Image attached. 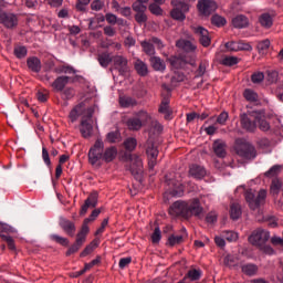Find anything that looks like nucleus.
I'll return each instance as SVG.
<instances>
[{
  "mask_svg": "<svg viewBox=\"0 0 283 283\" xmlns=\"http://www.w3.org/2000/svg\"><path fill=\"white\" fill-rule=\"evenodd\" d=\"M169 214L174 218H184L189 220L190 218H202L205 208L200 203V199L193 198L188 201L178 200L169 207Z\"/></svg>",
  "mask_w": 283,
  "mask_h": 283,
  "instance_id": "obj_1",
  "label": "nucleus"
},
{
  "mask_svg": "<svg viewBox=\"0 0 283 283\" xmlns=\"http://www.w3.org/2000/svg\"><path fill=\"white\" fill-rule=\"evenodd\" d=\"M78 116H82L80 132L83 138L92 137V134H94V108H86L85 104L81 103L70 112L71 123H75Z\"/></svg>",
  "mask_w": 283,
  "mask_h": 283,
  "instance_id": "obj_2",
  "label": "nucleus"
},
{
  "mask_svg": "<svg viewBox=\"0 0 283 283\" xmlns=\"http://www.w3.org/2000/svg\"><path fill=\"white\" fill-rule=\"evenodd\" d=\"M118 156V148L109 146L105 148V143L102 139H96L95 144L88 150V163L91 165H98L101 160L104 163H113Z\"/></svg>",
  "mask_w": 283,
  "mask_h": 283,
  "instance_id": "obj_3",
  "label": "nucleus"
},
{
  "mask_svg": "<svg viewBox=\"0 0 283 283\" xmlns=\"http://www.w3.org/2000/svg\"><path fill=\"white\" fill-rule=\"evenodd\" d=\"M235 151L238 156L244 158V160H255L258 157V150L255 149V146L245 139H237Z\"/></svg>",
  "mask_w": 283,
  "mask_h": 283,
  "instance_id": "obj_4",
  "label": "nucleus"
},
{
  "mask_svg": "<svg viewBox=\"0 0 283 283\" xmlns=\"http://www.w3.org/2000/svg\"><path fill=\"white\" fill-rule=\"evenodd\" d=\"M124 158L130 163L128 169L132 176H134L135 180H143V159L138 155H133L130 153H126Z\"/></svg>",
  "mask_w": 283,
  "mask_h": 283,
  "instance_id": "obj_5",
  "label": "nucleus"
},
{
  "mask_svg": "<svg viewBox=\"0 0 283 283\" xmlns=\"http://www.w3.org/2000/svg\"><path fill=\"white\" fill-rule=\"evenodd\" d=\"M245 200L252 211H255V209H260L262 205H264V200H266V191L260 190L259 192H255L253 189H249L245 191Z\"/></svg>",
  "mask_w": 283,
  "mask_h": 283,
  "instance_id": "obj_6",
  "label": "nucleus"
},
{
  "mask_svg": "<svg viewBox=\"0 0 283 283\" xmlns=\"http://www.w3.org/2000/svg\"><path fill=\"white\" fill-rule=\"evenodd\" d=\"M260 119V111L249 112L241 115L240 123L242 129L253 133L258 129V120Z\"/></svg>",
  "mask_w": 283,
  "mask_h": 283,
  "instance_id": "obj_7",
  "label": "nucleus"
},
{
  "mask_svg": "<svg viewBox=\"0 0 283 283\" xmlns=\"http://www.w3.org/2000/svg\"><path fill=\"white\" fill-rule=\"evenodd\" d=\"M174 9L170 11V15L175 21H185V12H189V4L185 0H171Z\"/></svg>",
  "mask_w": 283,
  "mask_h": 283,
  "instance_id": "obj_8",
  "label": "nucleus"
},
{
  "mask_svg": "<svg viewBox=\"0 0 283 283\" xmlns=\"http://www.w3.org/2000/svg\"><path fill=\"white\" fill-rule=\"evenodd\" d=\"M0 24L4 25L7 30H14L19 25V15L0 8Z\"/></svg>",
  "mask_w": 283,
  "mask_h": 283,
  "instance_id": "obj_9",
  "label": "nucleus"
},
{
  "mask_svg": "<svg viewBox=\"0 0 283 283\" xmlns=\"http://www.w3.org/2000/svg\"><path fill=\"white\" fill-rule=\"evenodd\" d=\"M269 238H271V233L264 229H256L249 237V242L254 247H262L269 242Z\"/></svg>",
  "mask_w": 283,
  "mask_h": 283,
  "instance_id": "obj_10",
  "label": "nucleus"
},
{
  "mask_svg": "<svg viewBox=\"0 0 283 283\" xmlns=\"http://www.w3.org/2000/svg\"><path fill=\"white\" fill-rule=\"evenodd\" d=\"M197 8L203 17H209L212 12L218 10V3L213 0H200Z\"/></svg>",
  "mask_w": 283,
  "mask_h": 283,
  "instance_id": "obj_11",
  "label": "nucleus"
},
{
  "mask_svg": "<svg viewBox=\"0 0 283 283\" xmlns=\"http://www.w3.org/2000/svg\"><path fill=\"white\" fill-rule=\"evenodd\" d=\"M146 155L148 158L149 169H154V167H156V163L158 158V148L151 140H148L146 144Z\"/></svg>",
  "mask_w": 283,
  "mask_h": 283,
  "instance_id": "obj_12",
  "label": "nucleus"
},
{
  "mask_svg": "<svg viewBox=\"0 0 283 283\" xmlns=\"http://www.w3.org/2000/svg\"><path fill=\"white\" fill-rule=\"evenodd\" d=\"M132 9L135 12V21L139 25H143V23H146L148 18H147V6L140 4V3H133Z\"/></svg>",
  "mask_w": 283,
  "mask_h": 283,
  "instance_id": "obj_13",
  "label": "nucleus"
},
{
  "mask_svg": "<svg viewBox=\"0 0 283 283\" xmlns=\"http://www.w3.org/2000/svg\"><path fill=\"white\" fill-rule=\"evenodd\" d=\"M113 65L115 70H118L122 76H125L129 72V63L127 57L123 55H115L113 56Z\"/></svg>",
  "mask_w": 283,
  "mask_h": 283,
  "instance_id": "obj_14",
  "label": "nucleus"
},
{
  "mask_svg": "<svg viewBox=\"0 0 283 283\" xmlns=\"http://www.w3.org/2000/svg\"><path fill=\"white\" fill-rule=\"evenodd\" d=\"M98 205V193H91L87 199L84 201V205L81 207L80 216H85L90 209H96Z\"/></svg>",
  "mask_w": 283,
  "mask_h": 283,
  "instance_id": "obj_15",
  "label": "nucleus"
},
{
  "mask_svg": "<svg viewBox=\"0 0 283 283\" xmlns=\"http://www.w3.org/2000/svg\"><path fill=\"white\" fill-rule=\"evenodd\" d=\"M193 32L203 48H209L211 45V38L209 36V31L207 29L195 27Z\"/></svg>",
  "mask_w": 283,
  "mask_h": 283,
  "instance_id": "obj_16",
  "label": "nucleus"
},
{
  "mask_svg": "<svg viewBox=\"0 0 283 283\" xmlns=\"http://www.w3.org/2000/svg\"><path fill=\"white\" fill-rule=\"evenodd\" d=\"M169 63L175 67V70H180L185 67L186 63H189V65H196V57L191 56L190 60L187 61V59L174 56L169 59Z\"/></svg>",
  "mask_w": 283,
  "mask_h": 283,
  "instance_id": "obj_17",
  "label": "nucleus"
},
{
  "mask_svg": "<svg viewBox=\"0 0 283 283\" xmlns=\"http://www.w3.org/2000/svg\"><path fill=\"white\" fill-rule=\"evenodd\" d=\"M60 227L65 233L70 235V238H74V234L76 233V226L74 224V222L65 218H61Z\"/></svg>",
  "mask_w": 283,
  "mask_h": 283,
  "instance_id": "obj_18",
  "label": "nucleus"
},
{
  "mask_svg": "<svg viewBox=\"0 0 283 283\" xmlns=\"http://www.w3.org/2000/svg\"><path fill=\"white\" fill-rule=\"evenodd\" d=\"M189 174L196 180H202L207 176V169L203 166L193 164L189 168Z\"/></svg>",
  "mask_w": 283,
  "mask_h": 283,
  "instance_id": "obj_19",
  "label": "nucleus"
},
{
  "mask_svg": "<svg viewBox=\"0 0 283 283\" xmlns=\"http://www.w3.org/2000/svg\"><path fill=\"white\" fill-rule=\"evenodd\" d=\"M150 67L155 70V72H165L167 65L165 61L160 59V56L151 55L149 57Z\"/></svg>",
  "mask_w": 283,
  "mask_h": 283,
  "instance_id": "obj_20",
  "label": "nucleus"
},
{
  "mask_svg": "<svg viewBox=\"0 0 283 283\" xmlns=\"http://www.w3.org/2000/svg\"><path fill=\"white\" fill-rule=\"evenodd\" d=\"M212 147L218 158H224L227 156V144L222 139L214 140Z\"/></svg>",
  "mask_w": 283,
  "mask_h": 283,
  "instance_id": "obj_21",
  "label": "nucleus"
},
{
  "mask_svg": "<svg viewBox=\"0 0 283 283\" xmlns=\"http://www.w3.org/2000/svg\"><path fill=\"white\" fill-rule=\"evenodd\" d=\"M27 65L29 70L34 74H39V72H41V67H42L41 60L36 56L28 57Z\"/></svg>",
  "mask_w": 283,
  "mask_h": 283,
  "instance_id": "obj_22",
  "label": "nucleus"
},
{
  "mask_svg": "<svg viewBox=\"0 0 283 283\" xmlns=\"http://www.w3.org/2000/svg\"><path fill=\"white\" fill-rule=\"evenodd\" d=\"M134 69L137 72L138 76H147V74H149V66L140 59H137L134 62Z\"/></svg>",
  "mask_w": 283,
  "mask_h": 283,
  "instance_id": "obj_23",
  "label": "nucleus"
},
{
  "mask_svg": "<svg viewBox=\"0 0 283 283\" xmlns=\"http://www.w3.org/2000/svg\"><path fill=\"white\" fill-rule=\"evenodd\" d=\"M70 83V76H59L53 83L52 87L55 92H63L65 90V85Z\"/></svg>",
  "mask_w": 283,
  "mask_h": 283,
  "instance_id": "obj_24",
  "label": "nucleus"
},
{
  "mask_svg": "<svg viewBox=\"0 0 283 283\" xmlns=\"http://www.w3.org/2000/svg\"><path fill=\"white\" fill-rule=\"evenodd\" d=\"M232 25L233 28H237L239 30H242L243 28L249 27V18L243 14H239L232 19Z\"/></svg>",
  "mask_w": 283,
  "mask_h": 283,
  "instance_id": "obj_25",
  "label": "nucleus"
},
{
  "mask_svg": "<svg viewBox=\"0 0 283 283\" xmlns=\"http://www.w3.org/2000/svg\"><path fill=\"white\" fill-rule=\"evenodd\" d=\"M143 52L147 55V56H155L156 55V46H154L151 40H144L140 42Z\"/></svg>",
  "mask_w": 283,
  "mask_h": 283,
  "instance_id": "obj_26",
  "label": "nucleus"
},
{
  "mask_svg": "<svg viewBox=\"0 0 283 283\" xmlns=\"http://www.w3.org/2000/svg\"><path fill=\"white\" fill-rule=\"evenodd\" d=\"M97 61L101 65V67H108L109 63L114 61V56L109 54V52H102L97 55Z\"/></svg>",
  "mask_w": 283,
  "mask_h": 283,
  "instance_id": "obj_27",
  "label": "nucleus"
},
{
  "mask_svg": "<svg viewBox=\"0 0 283 283\" xmlns=\"http://www.w3.org/2000/svg\"><path fill=\"white\" fill-rule=\"evenodd\" d=\"M126 125L130 132H138L143 127V120L138 117H130L127 119Z\"/></svg>",
  "mask_w": 283,
  "mask_h": 283,
  "instance_id": "obj_28",
  "label": "nucleus"
},
{
  "mask_svg": "<svg viewBox=\"0 0 283 283\" xmlns=\"http://www.w3.org/2000/svg\"><path fill=\"white\" fill-rule=\"evenodd\" d=\"M241 271L244 273V275H248L249 277H253V275H258V265L253 263H247L241 265Z\"/></svg>",
  "mask_w": 283,
  "mask_h": 283,
  "instance_id": "obj_29",
  "label": "nucleus"
},
{
  "mask_svg": "<svg viewBox=\"0 0 283 283\" xmlns=\"http://www.w3.org/2000/svg\"><path fill=\"white\" fill-rule=\"evenodd\" d=\"M119 105L124 108L136 107V105H138V102L136 101V98L130 96H120Z\"/></svg>",
  "mask_w": 283,
  "mask_h": 283,
  "instance_id": "obj_30",
  "label": "nucleus"
},
{
  "mask_svg": "<svg viewBox=\"0 0 283 283\" xmlns=\"http://www.w3.org/2000/svg\"><path fill=\"white\" fill-rule=\"evenodd\" d=\"M11 233H17V230L7 223H0V238L2 240L10 238Z\"/></svg>",
  "mask_w": 283,
  "mask_h": 283,
  "instance_id": "obj_31",
  "label": "nucleus"
},
{
  "mask_svg": "<svg viewBox=\"0 0 283 283\" xmlns=\"http://www.w3.org/2000/svg\"><path fill=\"white\" fill-rule=\"evenodd\" d=\"M83 244H85V241L76 238L75 242L66 251V256L70 258V255L77 253Z\"/></svg>",
  "mask_w": 283,
  "mask_h": 283,
  "instance_id": "obj_32",
  "label": "nucleus"
},
{
  "mask_svg": "<svg viewBox=\"0 0 283 283\" xmlns=\"http://www.w3.org/2000/svg\"><path fill=\"white\" fill-rule=\"evenodd\" d=\"M240 216H242V207L239 203H232L230 206V218L232 220H239Z\"/></svg>",
  "mask_w": 283,
  "mask_h": 283,
  "instance_id": "obj_33",
  "label": "nucleus"
},
{
  "mask_svg": "<svg viewBox=\"0 0 283 283\" xmlns=\"http://www.w3.org/2000/svg\"><path fill=\"white\" fill-rule=\"evenodd\" d=\"M259 22L263 28H271L273 25V18L269 13H263L259 18Z\"/></svg>",
  "mask_w": 283,
  "mask_h": 283,
  "instance_id": "obj_34",
  "label": "nucleus"
},
{
  "mask_svg": "<svg viewBox=\"0 0 283 283\" xmlns=\"http://www.w3.org/2000/svg\"><path fill=\"white\" fill-rule=\"evenodd\" d=\"M60 93H61L62 101H72V98H74V96L76 94L74 92V88H72V87L63 88L62 91H60Z\"/></svg>",
  "mask_w": 283,
  "mask_h": 283,
  "instance_id": "obj_35",
  "label": "nucleus"
},
{
  "mask_svg": "<svg viewBox=\"0 0 283 283\" xmlns=\"http://www.w3.org/2000/svg\"><path fill=\"white\" fill-rule=\"evenodd\" d=\"M55 74H76V70L70 65H60L54 69Z\"/></svg>",
  "mask_w": 283,
  "mask_h": 283,
  "instance_id": "obj_36",
  "label": "nucleus"
},
{
  "mask_svg": "<svg viewBox=\"0 0 283 283\" xmlns=\"http://www.w3.org/2000/svg\"><path fill=\"white\" fill-rule=\"evenodd\" d=\"M243 96H244L245 101H249L250 103H258V98H259L258 93H255L251 88H247L243 92Z\"/></svg>",
  "mask_w": 283,
  "mask_h": 283,
  "instance_id": "obj_37",
  "label": "nucleus"
},
{
  "mask_svg": "<svg viewBox=\"0 0 283 283\" xmlns=\"http://www.w3.org/2000/svg\"><path fill=\"white\" fill-rule=\"evenodd\" d=\"M182 242H185V235H182V234H180V235L171 234L168 238L169 247H176V244H182Z\"/></svg>",
  "mask_w": 283,
  "mask_h": 283,
  "instance_id": "obj_38",
  "label": "nucleus"
},
{
  "mask_svg": "<svg viewBox=\"0 0 283 283\" xmlns=\"http://www.w3.org/2000/svg\"><path fill=\"white\" fill-rule=\"evenodd\" d=\"M256 123L259 124V129L261 132H269L271 129V125H269V122L266 119L262 118V112L259 111V119H256Z\"/></svg>",
  "mask_w": 283,
  "mask_h": 283,
  "instance_id": "obj_39",
  "label": "nucleus"
},
{
  "mask_svg": "<svg viewBox=\"0 0 283 283\" xmlns=\"http://www.w3.org/2000/svg\"><path fill=\"white\" fill-rule=\"evenodd\" d=\"M138 143L136 142V138L129 137L124 142V147L127 151H134L136 149V146Z\"/></svg>",
  "mask_w": 283,
  "mask_h": 283,
  "instance_id": "obj_40",
  "label": "nucleus"
},
{
  "mask_svg": "<svg viewBox=\"0 0 283 283\" xmlns=\"http://www.w3.org/2000/svg\"><path fill=\"white\" fill-rule=\"evenodd\" d=\"M50 240H52L53 242H56L57 244H61L62 247H67V244H70V241L67 240V238H63L59 234H51Z\"/></svg>",
  "mask_w": 283,
  "mask_h": 283,
  "instance_id": "obj_41",
  "label": "nucleus"
},
{
  "mask_svg": "<svg viewBox=\"0 0 283 283\" xmlns=\"http://www.w3.org/2000/svg\"><path fill=\"white\" fill-rule=\"evenodd\" d=\"M221 65H226L227 67H232V65H238V57L223 56V59L221 60Z\"/></svg>",
  "mask_w": 283,
  "mask_h": 283,
  "instance_id": "obj_42",
  "label": "nucleus"
},
{
  "mask_svg": "<svg viewBox=\"0 0 283 283\" xmlns=\"http://www.w3.org/2000/svg\"><path fill=\"white\" fill-rule=\"evenodd\" d=\"M271 48V41L269 40H263L258 43L256 49L260 52V54H266V50Z\"/></svg>",
  "mask_w": 283,
  "mask_h": 283,
  "instance_id": "obj_43",
  "label": "nucleus"
},
{
  "mask_svg": "<svg viewBox=\"0 0 283 283\" xmlns=\"http://www.w3.org/2000/svg\"><path fill=\"white\" fill-rule=\"evenodd\" d=\"M212 25H217V28H222V25L227 24V20L221 15L214 14L211 18Z\"/></svg>",
  "mask_w": 283,
  "mask_h": 283,
  "instance_id": "obj_44",
  "label": "nucleus"
},
{
  "mask_svg": "<svg viewBox=\"0 0 283 283\" xmlns=\"http://www.w3.org/2000/svg\"><path fill=\"white\" fill-rule=\"evenodd\" d=\"M13 52L17 59H25L28 56V49L25 46H15Z\"/></svg>",
  "mask_w": 283,
  "mask_h": 283,
  "instance_id": "obj_45",
  "label": "nucleus"
},
{
  "mask_svg": "<svg viewBox=\"0 0 283 283\" xmlns=\"http://www.w3.org/2000/svg\"><path fill=\"white\" fill-rule=\"evenodd\" d=\"M148 10L151 14H155V17H163V8L156 3H150Z\"/></svg>",
  "mask_w": 283,
  "mask_h": 283,
  "instance_id": "obj_46",
  "label": "nucleus"
},
{
  "mask_svg": "<svg viewBox=\"0 0 283 283\" xmlns=\"http://www.w3.org/2000/svg\"><path fill=\"white\" fill-rule=\"evenodd\" d=\"M90 1L92 0H77L75 8L78 12H86L87 6H90Z\"/></svg>",
  "mask_w": 283,
  "mask_h": 283,
  "instance_id": "obj_47",
  "label": "nucleus"
},
{
  "mask_svg": "<svg viewBox=\"0 0 283 283\" xmlns=\"http://www.w3.org/2000/svg\"><path fill=\"white\" fill-rule=\"evenodd\" d=\"M187 276L191 280V282H198L202 276V272L200 270H190L188 271Z\"/></svg>",
  "mask_w": 283,
  "mask_h": 283,
  "instance_id": "obj_48",
  "label": "nucleus"
},
{
  "mask_svg": "<svg viewBox=\"0 0 283 283\" xmlns=\"http://www.w3.org/2000/svg\"><path fill=\"white\" fill-rule=\"evenodd\" d=\"M222 235L224 240H227L228 242H235V240H238V233L233 231H223Z\"/></svg>",
  "mask_w": 283,
  "mask_h": 283,
  "instance_id": "obj_49",
  "label": "nucleus"
},
{
  "mask_svg": "<svg viewBox=\"0 0 283 283\" xmlns=\"http://www.w3.org/2000/svg\"><path fill=\"white\" fill-rule=\"evenodd\" d=\"M281 171V167L279 165H275L273 167H271L265 174L264 176L266 178H275V176H277V174H280Z\"/></svg>",
  "mask_w": 283,
  "mask_h": 283,
  "instance_id": "obj_50",
  "label": "nucleus"
},
{
  "mask_svg": "<svg viewBox=\"0 0 283 283\" xmlns=\"http://www.w3.org/2000/svg\"><path fill=\"white\" fill-rule=\"evenodd\" d=\"M88 233H90V227L88 226H82V229L77 233L76 238H77V240H82V242H85Z\"/></svg>",
  "mask_w": 283,
  "mask_h": 283,
  "instance_id": "obj_51",
  "label": "nucleus"
},
{
  "mask_svg": "<svg viewBox=\"0 0 283 283\" xmlns=\"http://www.w3.org/2000/svg\"><path fill=\"white\" fill-rule=\"evenodd\" d=\"M161 238H163V234L160 232V228L156 227L153 234H151L153 244H158V242H160Z\"/></svg>",
  "mask_w": 283,
  "mask_h": 283,
  "instance_id": "obj_52",
  "label": "nucleus"
},
{
  "mask_svg": "<svg viewBox=\"0 0 283 283\" xmlns=\"http://www.w3.org/2000/svg\"><path fill=\"white\" fill-rule=\"evenodd\" d=\"M106 140L108 143H118L120 140V133L118 132H111L106 135Z\"/></svg>",
  "mask_w": 283,
  "mask_h": 283,
  "instance_id": "obj_53",
  "label": "nucleus"
},
{
  "mask_svg": "<svg viewBox=\"0 0 283 283\" xmlns=\"http://www.w3.org/2000/svg\"><path fill=\"white\" fill-rule=\"evenodd\" d=\"M226 48L229 50V52H240V42L239 41L227 42Z\"/></svg>",
  "mask_w": 283,
  "mask_h": 283,
  "instance_id": "obj_54",
  "label": "nucleus"
},
{
  "mask_svg": "<svg viewBox=\"0 0 283 283\" xmlns=\"http://www.w3.org/2000/svg\"><path fill=\"white\" fill-rule=\"evenodd\" d=\"M42 160L44 161V165L46 167H52V161L50 160V153L45 147L42 148Z\"/></svg>",
  "mask_w": 283,
  "mask_h": 283,
  "instance_id": "obj_55",
  "label": "nucleus"
},
{
  "mask_svg": "<svg viewBox=\"0 0 283 283\" xmlns=\"http://www.w3.org/2000/svg\"><path fill=\"white\" fill-rule=\"evenodd\" d=\"M159 113L160 114H165V118L166 120H169V118H171V112L169 109V106L165 105V104H160L159 106Z\"/></svg>",
  "mask_w": 283,
  "mask_h": 283,
  "instance_id": "obj_56",
  "label": "nucleus"
},
{
  "mask_svg": "<svg viewBox=\"0 0 283 283\" xmlns=\"http://www.w3.org/2000/svg\"><path fill=\"white\" fill-rule=\"evenodd\" d=\"M251 50H253V46L249 42L239 41V52H251Z\"/></svg>",
  "mask_w": 283,
  "mask_h": 283,
  "instance_id": "obj_57",
  "label": "nucleus"
},
{
  "mask_svg": "<svg viewBox=\"0 0 283 283\" xmlns=\"http://www.w3.org/2000/svg\"><path fill=\"white\" fill-rule=\"evenodd\" d=\"M103 6H105V3L101 0H94L91 3V10H94L95 12H98L101 10H103Z\"/></svg>",
  "mask_w": 283,
  "mask_h": 283,
  "instance_id": "obj_58",
  "label": "nucleus"
},
{
  "mask_svg": "<svg viewBox=\"0 0 283 283\" xmlns=\"http://www.w3.org/2000/svg\"><path fill=\"white\" fill-rule=\"evenodd\" d=\"M227 120H229V113L222 112L220 115L217 117V123L219 125H226Z\"/></svg>",
  "mask_w": 283,
  "mask_h": 283,
  "instance_id": "obj_59",
  "label": "nucleus"
},
{
  "mask_svg": "<svg viewBox=\"0 0 283 283\" xmlns=\"http://www.w3.org/2000/svg\"><path fill=\"white\" fill-rule=\"evenodd\" d=\"M168 185H172V196H182V186L178 184H174V181H170Z\"/></svg>",
  "mask_w": 283,
  "mask_h": 283,
  "instance_id": "obj_60",
  "label": "nucleus"
},
{
  "mask_svg": "<svg viewBox=\"0 0 283 283\" xmlns=\"http://www.w3.org/2000/svg\"><path fill=\"white\" fill-rule=\"evenodd\" d=\"M277 71H268L266 81L270 83H277Z\"/></svg>",
  "mask_w": 283,
  "mask_h": 283,
  "instance_id": "obj_61",
  "label": "nucleus"
},
{
  "mask_svg": "<svg viewBox=\"0 0 283 283\" xmlns=\"http://www.w3.org/2000/svg\"><path fill=\"white\" fill-rule=\"evenodd\" d=\"M251 81L252 83H262V81H264V73L262 72L253 73L251 76Z\"/></svg>",
  "mask_w": 283,
  "mask_h": 283,
  "instance_id": "obj_62",
  "label": "nucleus"
},
{
  "mask_svg": "<svg viewBox=\"0 0 283 283\" xmlns=\"http://www.w3.org/2000/svg\"><path fill=\"white\" fill-rule=\"evenodd\" d=\"M182 48L186 52H196V44L191 43L189 40L184 41Z\"/></svg>",
  "mask_w": 283,
  "mask_h": 283,
  "instance_id": "obj_63",
  "label": "nucleus"
},
{
  "mask_svg": "<svg viewBox=\"0 0 283 283\" xmlns=\"http://www.w3.org/2000/svg\"><path fill=\"white\" fill-rule=\"evenodd\" d=\"M132 264V256L122 258L119 260L118 266L119 269H126V266H129Z\"/></svg>",
  "mask_w": 283,
  "mask_h": 283,
  "instance_id": "obj_64",
  "label": "nucleus"
}]
</instances>
